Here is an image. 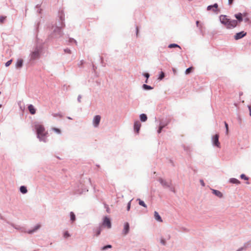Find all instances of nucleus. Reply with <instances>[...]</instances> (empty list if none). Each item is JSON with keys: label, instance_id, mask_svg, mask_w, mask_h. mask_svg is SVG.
I'll list each match as a JSON object with an SVG mask.
<instances>
[{"label": "nucleus", "instance_id": "nucleus-4", "mask_svg": "<svg viewBox=\"0 0 251 251\" xmlns=\"http://www.w3.org/2000/svg\"><path fill=\"white\" fill-rule=\"evenodd\" d=\"M101 117L100 115H96L94 117L93 120V124L95 127H98L100 124Z\"/></svg>", "mask_w": 251, "mask_h": 251}, {"label": "nucleus", "instance_id": "nucleus-29", "mask_svg": "<svg viewBox=\"0 0 251 251\" xmlns=\"http://www.w3.org/2000/svg\"><path fill=\"white\" fill-rule=\"evenodd\" d=\"M164 76H165L164 73L163 72H162L160 75V76H159L158 79L160 80H161L164 77Z\"/></svg>", "mask_w": 251, "mask_h": 251}, {"label": "nucleus", "instance_id": "nucleus-46", "mask_svg": "<svg viewBox=\"0 0 251 251\" xmlns=\"http://www.w3.org/2000/svg\"><path fill=\"white\" fill-rule=\"evenodd\" d=\"M1 107V105H0V107Z\"/></svg>", "mask_w": 251, "mask_h": 251}, {"label": "nucleus", "instance_id": "nucleus-11", "mask_svg": "<svg viewBox=\"0 0 251 251\" xmlns=\"http://www.w3.org/2000/svg\"><path fill=\"white\" fill-rule=\"evenodd\" d=\"M39 52L38 50L33 51L31 54V58L32 59H35L39 57Z\"/></svg>", "mask_w": 251, "mask_h": 251}, {"label": "nucleus", "instance_id": "nucleus-44", "mask_svg": "<svg viewBox=\"0 0 251 251\" xmlns=\"http://www.w3.org/2000/svg\"><path fill=\"white\" fill-rule=\"evenodd\" d=\"M67 52H68V53H70V50H69V51H67Z\"/></svg>", "mask_w": 251, "mask_h": 251}, {"label": "nucleus", "instance_id": "nucleus-39", "mask_svg": "<svg viewBox=\"0 0 251 251\" xmlns=\"http://www.w3.org/2000/svg\"><path fill=\"white\" fill-rule=\"evenodd\" d=\"M161 242L163 245L165 244V241L164 239H161Z\"/></svg>", "mask_w": 251, "mask_h": 251}, {"label": "nucleus", "instance_id": "nucleus-8", "mask_svg": "<svg viewBox=\"0 0 251 251\" xmlns=\"http://www.w3.org/2000/svg\"><path fill=\"white\" fill-rule=\"evenodd\" d=\"M141 126V124L139 121H136L134 123V130L137 132L138 133L139 131L140 130Z\"/></svg>", "mask_w": 251, "mask_h": 251}, {"label": "nucleus", "instance_id": "nucleus-1", "mask_svg": "<svg viewBox=\"0 0 251 251\" xmlns=\"http://www.w3.org/2000/svg\"><path fill=\"white\" fill-rule=\"evenodd\" d=\"M36 130L37 138L40 140L45 141V136L47 134V132L45 131V128L43 125H36L35 126Z\"/></svg>", "mask_w": 251, "mask_h": 251}, {"label": "nucleus", "instance_id": "nucleus-45", "mask_svg": "<svg viewBox=\"0 0 251 251\" xmlns=\"http://www.w3.org/2000/svg\"><path fill=\"white\" fill-rule=\"evenodd\" d=\"M67 52H68V53H70V50H69V51H67Z\"/></svg>", "mask_w": 251, "mask_h": 251}, {"label": "nucleus", "instance_id": "nucleus-21", "mask_svg": "<svg viewBox=\"0 0 251 251\" xmlns=\"http://www.w3.org/2000/svg\"><path fill=\"white\" fill-rule=\"evenodd\" d=\"M20 191L23 194H25L27 192L26 188L24 186H21L20 187Z\"/></svg>", "mask_w": 251, "mask_h": 251}, {"label": "nucleus", "instance_id": "nucleus-7", "mask_svg": "<svg viewBox=\"0 0 251 251\" xmlns=\"http://www.w3.org/2000/svg\"><path fill=\"white\" fill-rule=\"evenodd\" d=\"M247 33L244 31H241L239 33H237L235 36L234 38L236 40L240 39L246 35Z\"/></svg>", "mask_w": 251, "mask_h": 251}, {"label": "nucleus", "instance_id": "nucleus-13", "mask_svg": "<svg viewBox=\"0 0 251 251\" xmlns=\"http://www.w3.org/2000/svg\"><path fill=\"white\" fill-rule=\"evenodd\" d=\"M212 191L213 194L217 196L218 197L222 198L223 197V194L220 191L214 189H212Z\"/></svg>", "mask_w": 251, "mask_h": 251}, {"label": "nucleus", "instance_id": "nucleus-42", "mask_svg": "<svg viewBox=\"0 0 251 251\" xmlns=\"http://www.w3.org/2000/svg\"><path fill=\"white\" fill-rule=\"evenodd\" d=\"M199 21H197L196 22V25H197V26H199Z\"/></svg>", "mask_w": 251, "mask_h": 251}, {"label": "nucleus", "instance_id": "nucleus-24", "mask_svg": "<svg viewBox=\"0 0 251 251\" xmlns=\"http://www.w3.org/2000/svg\"><path fill=\"white\" fill-rule=\"evenodd\" d=\"M193 70V68L192 67H189V68L187 69L185 71V74L186 75L189 74Z\"/></svg>", "mask_w": 251, "mask_h": 251}, {"label": "nucleus", "instance_id": "nucleus-6", "mask_svg": "<svg viewBox=\"0 0 251 251\" xmlns=\"http://www.w3.org/2000/svg\"><path fill=\"white\" fill-rule=\"evenodd\" d=\"M212 9V10L214 12H217L219 11L218 9V5L217 3H215L213 5H209L207 7V10L209 11Z\"/></svg>", "mask_w": 251, "mask_h": 251}, {"label": "nucleus", "instance_id": "nucleus-43", "mask_svg": "<svg viewBox=\"0 0 251 251\" xmlns=\"http://www.w3.org/2000/svg\"><path fill=\"white\" fill-rule=\"evenodd\" d=\"M161 183H162V184H163V180H161Z\"/></svg>", "mask_w": 251, "mask_h": 251}, {"label": "nucleus", "instance_id": "nucleus-25", "mask_svg": "<svg viewBox=\"0 0 251 251\" xmlns=\"http://www.w3.org/2000/svg\"><path fill=\"white\" fill-rule=\"evenodd\" d=\"M167 125V124H166V125H160L159 126V129L157 131V132L158 133H161V131H162V129H163V128H164L166 125Z\"/></svg>", "mask_w": 251, "mask_h": 251}, {"label": "nucleus", "instance_id": "nucleus-22", "mask_svg": "<svg viewBox=\"0 0 251 251\" xmlns=\"http://www.w3.org/2000/svg\"><path fill=\"white\" fill-rule=\"evenodd\" d=\"M168 47L169 48H180V46L176 44H171L169 45Z\"/></svg>", "mask_w": 251, "mask_h": 251}, {"label": "nucleus", "instance_id": "nucleus-38", "mask_svg": "<svg viewBox=\"0 0 251 251\" xmlns=\"http://www.w3.org/2000/svg\"><path fill=\"white\" fill-rule=\"evenodd\" d=\"M130 208V202H128V205H127V210H129Z\"/></svg>", "mask_w": 251, "mask_h": 251}, {"label": "nucleus", "instance_id": "nucleus-17", "mask_svg": "<svg viewBox=\"0 0 251 251\" xmlns=\"http://www.w3.org/2000/svg\"><path fill=\"white\" fill-rule=\"evenodd\" d=\"M23 61L22 59H18L16 64L17 68H19L22 67Z\"/></svg>", "mask_w": 251, "mask_h": 251}, {"label": "nucleus", "instance_id": "nucleus-3", "mask_svg": "<svg viewBox=\"0 0 251 251\" xmlns=\"http://www.w3.org/2000/svg\"><path fill=\"white\" fill-rule=\"evenodd\" d=\"M219 135L216 134L212 138L213 144L218 148H220V143L219 141Z\"/></svg>", "mask_w": 251, "mask_h": 251}, {"label": "nucleus", "instance_id": "nucleus-14", "mask_svg": "<svg viewBox=\"0 0 251 251\" xmlns=\"http://www.w3.org/2000/svg\"><path fill=\"white\" fill-rule=\"evenodd\" d=\"M40 227L41 225L40 224H38L34 227V228L32 230H28L27 232L29 234H31L34 232L37 231L38 229H39L40 228Z\"/></svg>", "mask_w": 251, "mask_h": 251}, {"label": "nucleus", "instance_id": "nucleus-41", "mask_svg": "<svg viewBox=\"0 0 251 251\" xmlns=\"http://www.w3.org/2000/svg\"><path fill=\"white\" fill-rule=\"evenodd\" d=\"M200 182H201V184L202 186H204V183L203 181L202 180H201Z\"/></svg>", "mask_w": 251, "mask_h": 251}, {"label": "nucleus", "instance_id": "nucleus-5", "mask_svg": "<svg viewBox=\"0 0 251 251\" xmlns=\"http://www.w3.org/2000/svg\"><path fill=\"white\" fill-rule=\"evenodd\" d=\"M102 224L104 226H106L108 228H110L111 227L110 220L107 217H105L104 218Z\"/></svg>", "mask_w": 251, "mask_h": 251}, {"label": "nucleus", "instance_id": "nucleus-9", "mask_svg": "<svg viewBox=\"0 0 251 251\" xmlns=\"http://www.w3.org/2000/svg\"><path fill=\"white\" fill-rule=\"evenodd\" d=\"M228 19H228L226 15H221L220 17V20L221 22L224 25L226 24H227V22Z\"/></svg>", "mask_w": 251, "mask_h": 251}, {"label": "nucleus", "instance_id": "nucleus-2", "mask_svg": "<svg viewBox=\"0 0 251 251\" xmlns=\"http://www.w3.org/2000/svg\"><path fill=\"white\" fill-rule=\"evenodd\" d=\"M237 24V21L235 20H230V19H228L227 20V24H226L225 25L226 28L230 29L236 27Z\"/></svg>", "mask_w": 251, "mask_h": 251}, {"label": "nucleus", "instance_id": "nucleus-18", "mask_svg": "<svg viewBox=\"0 0 251 251\" xmlns=\"http://www.w3.org/2000/svg\"><path fill=\"white\" fill-rule=\"evenodd\" d=\"M229 181L232 183H234V184H239L240 183V181H239L238 179H237L236 178H231L229 180Z\"/></svg>", "mask_w": 251, "mask_h": 251}, {"label": "nucleus", "instance_id": "nucleus-26", "mask_svg": "<svg viewBox=\"0 0 251 251\" xmlns=\"http://www.w3.org/2000/svg\"><path fill=\"white\" fill-rule=\"evenodd\" d=\"M143 87L146 90H151L152 89V88L151 86L146 84H144L143 85Z\"/></svg>", "mask_w": 251, "mask_h": 251}, {"label": "nucleus", "instance_id": "nucleus-28", "mask_svg": "<svg viewBox=\"0 0 251 251\" xmlns=\"http://www.w3.org/2000/svg\"><path fill=\"white\" fill-rule=\"evenodd\" d=\"M224 124H225V126L226 128V134H228V124H227V123L226 122H225Z\"/></svg>", "mask_w": 251, "mask_h": 251}, {"label": "nucleus", "instance_id": "nucleus-27", "mask_svg": "<svg viewBox=\"0 0 251 251\" xmlns=\"http://www.w3.org/2000/svg\"><path fill=\"white\" fill-rule=\"evenodd\" d=\"M52 129L54 131H55V132H56V133H57L58 134H60V133H61V130H60L59 129H58V128H55V127H53V128H52Z\"/></svg>", "mask_w": 251, "mask_h": 251}, {"label": "nucleus", "instance_id": "nucleus-19", "mask_svg": "<svg viewBox=\"0 0 251 251\" xmlns=\"http://www.w3.org/2000/svg\"><path fill=\"white\" fill-rule=\"evenodd\" d=\"M140 120L142 122H145L147 120V117L146 114H142L140 116Z\"/></svg>", "mask_w": 251, "mask_h": 251}, {"label": "nucleus", "instance_id": "nucleus-23", "mask_svg": "<svg viewBox=\"0 0 251 251\" xmlns=\"http://www.w3.org/2000/svg\"><path fill=\"white\" fill-rule=\"evenodd\" d=\"M139 201V205L144 206V207H147L146 204L145 203V202L141 200L140 199L138 200Z\"/></svg>", "mask_w": 251, "mask_h": 251}, {"label": "nucleus", "instance_id": "nucleus-34", "mask_svg": "<svg viewBox=\"0 0 251 251\" xmlns=\"http://www.w3.org/2000/svg\"><path fill=\"white\" fill-rule=\"evenodd\" d=\"M70 234H69V232H68V231H66V232L64 233V237L65 238H68V237H70Z\"/></svg>", "mask_w": 251, "mask_h": 251}, {"label": "nucleus", "instance_id": "nucleus-16", "mask_svg": "<svg viewBox=\"0 0 251 251\" xmlns=\"http://www.w3.org/2000/svg\"><path fill=\"white\" fill-rule=\"evenodd\" d=\"M235 17L239 21V22L243 21V15L241 13L235 14Z\"/></svg>", "mask_w": 251, "mask_h": 251}, {"label": "nucleus", "instance_id": "nucleus-32", "mask_svg": "<svg viewBox=\"0 0 251 251\" xmlns=\"http://www.w3.org/2000/svg\"><path fill=\"white\" fill-rule=\"evenodd\" d=\"M144 76L147 78V79H146V80L145 82H146V83H147V82H148V78H149V76H150V75H149V74H148V73H145V74H144Z\"/></svg>", "mask_w": 251, "mask_h": 251}, {"label": "nucleus", "instance_id": "nucleus-36", "mask_svg": "<svg viewBox=\"0 0 251 251\" xmlns=\"http://www.w3.org/2000/svg\"><path fill=\"white\" fill-rule=\"evenodd\" d=\"M100 231H101L100 229H98V231L97 232V234H96L97 236H98L100 234Z\"/></svg>", "mask_w": 251, "mask_h": 251}, {"label": "nucleus", "instance_id": "nucleus-10", "mask_svg": "<svg viewBox=\"0 0 251 251\" xmlns=\"http://www.w3.org/2000/svg\"><path fill=\"white\" fill-rule=\"evenodd\" d=\"M129 225L128 223H126L124 225V228L123 230V232L124 235H126L129 231Z\"/></svg>", "mask_w": 251, "mask_h": 251}, {"label": "nucleus", "instance_id": "nucleus-31", "mask_svg": "<svg viewBox=\"0 0 251 251\" xmlns=\"http://www.w3.org/2000/svg\"><path fill=\"white\" fill-rule=\"evenodd\" d=\"M6 17L1 16L0 17V23H3L4 21L5 20Z\"/></svg>", "mask_w": 251, "mask_h": 251}, {"label": "nucleus", "instance_id": "nucleus-40", "mask_svg": "<svg viewBox=\"0 0 251 251\" xmlns=\"http://www.w3.org/2000/svg\"><path fill=\"white\" fill-rule=\"evenodd\" d=\"M233 0H228V4L231 5L233 2Z\"/></svg>", "mask_w": 251, "mask_h": 251}, {"label": "nucleus", "instance_id": "nucleus-33", "mask_svg": "<svg viewBox=\"0 0 251 251\" xmlns=\"http://www.w3.org/2000/svg\"><path fill=\"white\" fill-rule=\"evenodd\" d=\"M12 62V59H11V60H10L8 61L5 63V66H6V67H8V66H9L11 64Z\"/></svg>", "mask_w": 251, "mask_h": 251}, {"label": "nucleus", "instance_id": "nucleus-37", "mask_svg": "<svg viewBox=\"0 0 251 251\" xmlns=\"http://www.w3.org/2000/svg\"><path fill=\"white\" fill-rule=\"evenodd\" d=\"M248 108L250 111V115L251 116V105L248 106Z\"/></svg>", "mask_w": 251, "mask_h": 251}, {"label": "nucleus", "instance_id": "nucleus-20", "mask_svg": "<svg viewBox=\"0 0 251 251\" xmlns=\"http://www.w3.org/2000/svg\"><path fill=\"white\" fill-rule=\"evenodd\" d=\"M71 220L72 222H74L75 220V216L74 212H70Z\"/></svg>", "mask_w": 251, "mask_h": 251}, {"label": "nucleus", "instance_id": "nucleus-30", "mask_svg": "<svg viewBox=\"0 0 251 251\" xmlns=\"http://www.w3.org/2000/svg\"><path fill=\"white\" fill-rule=\"evenodd\" d=\"M240 177L243 179H244V180H248L249 178L248 177H247L244 174H242L241 176H240Z\"/></svg>", "mask_w": 251, "mask_h": 251}, {"label": "nucleus", "instance_id": "nucleus-35", "mask_svg": "<svg viewBox=\"0 0 251 251\" xmlns=\"http://www.w3.org/2000/svg\"><path fill=\"white\" fill-rule=\"evenodd\" d=\"M112 246L111 245H107L102 248V250H106L107 248H111Z\"/></svg>", "mask_w": 251, "mask_h": 251}, {"label": "nucleus", "instance_id": "nucleus-12", "mask_svg": "<svg viewBox=\"0 0 251 251\" xmlns=\"http://www.w3.org/2000/svg\"><path fill=\"white\" fill-rule=\"evenodd\" d=\"M28 109L29 112L31 114L33 115V114H35L36 109L34 108V107L33 106V105H32V104H30L29 105H28Z\"/></svg>", "mask_w": 251, "mask_h": 251}, {"label": "nucleus", "instance_id": "nucleus-15", "mask_svg": "<svg viewBox=\"0 0 251 251\" xmlns=\"http://www.w3.org/2000/svg\"><path fill=\"white\" fill-rule=\"evenodd\" d=\"M154 216L155 219L157 221H158L159 222H162V220L157 212H156V211L154 212Z\"/></svg>", "mask_w": 251, "mask_h": 251}]
</instances>
